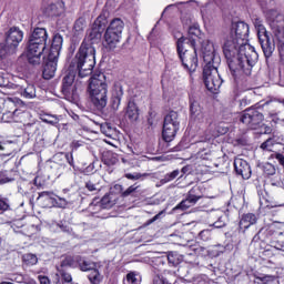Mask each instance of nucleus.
<instances>
[{
    "instance_id": "obj_1",
    "label": "nucleus",
    "mask_w": 284,
    "mask_h": 284,
    "mask_svg": "<svg viewBox=\"0 0 284 284\" xmlns=\"http://www.w3.org/2000/svg\"><path fill=\"white\" fill-rule=\"evenodd\" d=\"M247 37H250V26L244 21L233 22L229 33L223 37H217L211 43H216L219 49L222 44L224 57L227 61V65L235 81L250 77L252 69L258 61V53L250 43H247Z\"/></svg>"
},
{
    "instance_id": "obj_2",
    "label": "nucleus",
    "mask_w": 284,
    "mask_h": 284,
    "mask_svg": "<svg viewBox=\"0 0 284 284\" xmlns=\"http://www.w3.org/2000/svg\"><path fill=\"white\" fill-rule=\"evenodd\" d=\"M221 39L215 40V43H212V40L202 41V54L204 59V69H203V79L204 85L210 92L215 93L223 85V79L219 74V65H221V57L216 54L219 52V44Z\"/></svg>"
},
{
    "instance_id": "obj_3",
    "label": "nucleus",
    "mask_w": 284,
    "mask_h": 284,
    "mask_svg": "<svg viewBox=\"0 0 284 284\" xmlns=\"http://www.w3.org/2000/svg\"><path fill=\"white\" fill-rule=\"evenodd\" d=\"M72 68H77L81 79L90 77L97 65V50L90 42H82L74 59L71 62Z\"/></svg>"
},
{
    "instance_id": "obj_4",
    "label": "nucleus",
    "mask_w": 284,
    "mask_h": 284,
    "mask_svg": "<svg viewBox=\"0 0 284 284\" xmlns=\"http://www.w3.org/2000/svg\"><path fill=\"white\" fill-rule=\"evenodd\" d=\"M195 41L193 38L181 37L178 39L176 48L179 59L186 72L192 74L199 68V53L196 52Z\"/></svg>"
},
{
    "instance_id": "obj_5",
    "label": "nucleus",
    "mask_w": 284,
    "mask_h": 284,
    "mask_svg": "<svg viewBox=\"0 0 284 284\" xmlns=\"http://www.w3.org/2000/svg\"><path fill=\"white\" fill-rule=\"evenodd\" d=\"M48 43V31L43 28H36L29 36L27 43V59L31 65H39L41 63V57L45 51Z\"/></svg>"
},
{
    "instance_id": "obj_6",
    "label": "nucleus",
    "mask_w": 284,
    "mask_h": 284,
    "mask_svg": "<svg viewBox=\"0 0 284 284\" xmlns=\"http://www.w3.org/2000/svg\"><path fill=\"white\" fill-rule=\"evenodd\" d=\"M89 94L91 102L98 110H103V108L108 105V83L105 82V73L99 72L91 77Z\"/></svg>"
},
{
    "instance_id": "obj_7",
    "label": "nucleus",
    "mask_w": 284,
    "mask_h": 284,
    "mask_svg": "<svg viewBox=\"0 0 284 284\" xmlns=\"http://www.w3.org/2000/svg\"><path fill=\"white\" fill-rule=\"evenodd\" d=\"M125 22L121 18H114L108 26L103 36V45L106 50H114L123 39Z\"/></svg>"
},
{
    "instance_id": "obj_8",
    "label": "nucleus",
    "mask_w": 284,
    "mask_h": 284,
    "mask_svg": "<svg viewBox=\"0 0 284 284\" xmlns=\"http://www.w3.org/2000/svg\"><path fill=\"white\" fill-rule=\"evenodd\" d=\"M23 41V32L19 27H11L6 32V42L4 44L0 43V57H8V54H14L19 43Z\"/></svg>"
},
{
    "instance_id": "obj_9",
    "label": "nucleus",
    "mask_w": 284,
    "mask_h": 284,
    "mask_svg": "<svg viewBox=\"0 0 284 284\" xmlns=\"http://www.w3.org/2000/svg\"><path fill=\"white\" fill-rule=\"evenodd\" d=\"M253 23L255 26V30H257V39L264 52V57L270 59V57L274 54L275 44L270 39V33H267V29H265V26H263L262 19L256 18L253 20Z\"/></svg>"
},
{
    "instance_id": "obj_10",
    "label": "nucleus",
    "mask_w": 284,
    "mask_h": 284,
    "mask_svg": "<svg viewBox=\"0 0 284 284\" xmlns=\"http://www.w3.org/2000/svg\"><path fill=\"white\" fill-rule=\"evenodd\" d=\"M82 85L79 82H74V73L67 74L62 80L61 92L67 99L77 101L79 99V92L82 90Z\"/></svg>"
},
{
    "instance_id": "obj_11",
    "label": "nucleus",
    "mask_w": 284,
    "mask_h": 284,
    "mask_svg": "<svg viewBox=\"0 0 284 284\" xmlns=\"http://www.w3.org/2000/svg\"><path fill=\"white\" fill-rule=\"evenodd\" d=\"M264 115L256 109H246L240 121L248 128V130H256L263 123Z\"/></svg>"
},
{
    "instance_id": "obj_12",
    "label": "nucleus",
    "mask_w": 284,
    "mask_h": 284,
    "mask_svg": "<svg viewBox=\"0 0 284 284\" xmlns=\"http://www.w3.org/2000/svg\"><path fill=\"white\" fill-rule=\"evenodd\" d=\"M108 26V12L103 11L94 21L93 28L89 34L90 41H99L102 30Z\"/></svg>"
},
{
    "instance_id": "obj_13",
    "label": "nucleus",
    "mask_w": 284,
    "mask_h": 284,
    "mask_svg": "<svg viewBox=\"0 0 284 284\" xmlns=\"http://www.w3.org/2000/svg\"><path fill=\"white\" fill-rule=\"evenodd\" d=\"M234 169L236 174L239 176H242V179H244L245 181L252 178V168L250 166V163H247V161L241 158H236L234 160Z\"/></svg>"
},
{
    "instance_id": "obj_14",
    "label": "nucleus",
    "mask_w": 284,
    "mask_h": 284,
    "mask_svg": "<svg viewBox=\"0 0 284 284\" xmlns=\"http://www.w3.org/2000/svg\"><path fill=\"white\" fill-rule=\"evenodd\" d=\"M190 116L192 121H203V106L195 97H190L189 100Z\"/></svg>"
},
{
    "instance_id": "obj_15",
    "label": "nucleus",
    "mask_w": 284,
    "mask_h": 284,
    "mask_svg": "<svg viewBox=\"0 0 284 284\" xmlns=\"http://www.w3.org/2000/svg\"><path fill=\"white\" fill-rule=\"evenodd\" d=\"M59 61V58H51L50 55L47 57V60L44 62V68L42 71V77L47 81L52 79L54 74H57V63Z\"/></svg>"
},
{
    "instance_id": "obj_16",
    "label": "nucleus",
    "mask_w": 284,
    "mask_h": 284,
    "mask_svg": "<svg viewBox=\"0 0 284 284\" xmlns=\"http://www.w3.org/2000/svg\"><path fill=\"white\" fill-rule=\"evenodd\" d=\"M63 47V37L61 34H55L53 37L49 54L51 59H59L61 53V48Z\"/></svg>"
},
{
    "instance_id": "obj_17",
    "label": "nucleus",
    "mask_w": 284,
    "mask_h": 284,
    "mask_svg": "<svg viewBox=\"0 0 284 284\" xmlns=\"http://www.w3.org/2000/svg\"><path fill=\"white\" fill-rule=\"evenodd\" d=\"M178 132H179V126H174L172 124H165V123L163 124L162 136L166 143H171V141H174V138L176 136Z\"/></svg>"
},
{
    "instance_id": "obj_18",
    "label": "nucleus",
    "mask_w": 284,
    "mask_h": 284,
    "mask_svg": "<svg viewBox=\"0 0 284 284\" xmlns=\"http://www.w3.org/2000/svg\"><path fill=\"white\" fill-rule=\"evenodd\" d=\"M116 199H114V194L106 193L100 202H98V205L95 207L98 210H110L113 205H115Z\"/></svg>"
},
{
    "instance_id": "obj_19",
    "label": "nucleus",
    "mask_w": 284,
    "mask_h": 284,
    "mask_svg": "<svg viewBox=\"0 0 284 284\" xmlns=\"http://www.w3.org/2000/svg\"><path fill=\"white\" fill-rule=\"evenodd\" d=\"M256 215L253 213H246L242 215L240 220V230H248L252 225H256Z\"/></svg>"
},
{
    "instance_id": "obj_20",
    "label": "nucleus",
    "mask_w": 284,
    "mask_h": 284,
    "mask_svg": "<svg viewBox=\"0 0 284 284\" xmlns=\"http://www.w3.org/2000/svg\"><path fill=\"white\" fill-rule=\"evenodd\" d=\"M125 114L131 121L139 120V106H136V103H134V101H129Z\"/></svg>"
},
{
    "instance_id": "obj_21",
    "label": "nucleus",
    "mask_w": 284,
    "mask_h": 284,
    "mask_svg": "<svg viewBox=\"0 0 284 284\" xmlns=\"http://www.w3.org/2000/svg\"><path fill=\"white\" fill-rule=\"evenodd\" d=\"M88 28V20L85 17H80L79 19L75 20L74 26H73V31L77 37H80L85 29Z\"/></svg>"
},
{
    "instance_id": "obj_22",
    "label": "nucleus",
    "mask_w": 284,
    "mask_h": 284,
    "mask_svg": "<svg viewBox=\"0 0 284 284\" xmlns=\"http://www.w3.org/2000/svg\"><path fill=\"white\" fill-rule=\"evenodd\" d=\"M45 12L48 17H59L63 12V2H55L50 4Z\"/></svg>"
},
{
    "instance_id": "obj_23",
    "label": "nucleus",
    "mask_w": 284,
    "mask_h": 284,
    "mask_svg": "<svg viewBox=\"0 0 284 284\" xmlns=\"http://www.w3.org/2000/svg\"><path fill=\"white\" fill-rule=\"evenodd\" d=\"M164 124L180 128L181 121L179 120V113L176 111H171L169 114H166L164 118Z\"/></svg>"
},
{
    "instance_id": "obj_24",
    "label": "nucleus",
    "mask_w": 284,
    "mask_h": 284,
    "mask_svg": "<svg viewBox=\"0 0 284 284\" xmlns=\"http://www.w3.org/2000/svg\"><path fill=\"white\" fill-rule=\"evenodd\" d=\"M75 261L79 264L81 272H92L95 270L97 265L90 261L82 260L79 256H75Z\"/></svg>"
},
{
    "instance_id": "obj_25",
    "label": "nucleus",
    "mask_w": 284,
    "mask_h": 284,
    "mask_svg": "<svg viewBox=\"0 0 284 284\" xmlns=\"http://www.w3.org/2000/svg\"><path fill=\"white\" fill-rule=\"evenodd\" d=\"M201 199L203 195L199 194V187L191 189L186 195V201L191 202L192 205H196Z\"/></svg>"
},
{
    "instance_id": "obj_26",
    "label": "nucleus",
    "mask_w": 284,
    "mask_h": 284,
    "mask_svg": "<svg viewBox=\"0 0 284 284\" xmlns=\"http://www.w3.org/2000/svg\"><path fill=\"white\" fill-rule=\"evenodd\" d=\"M21 97L24 99H34L37 97V89L34 85L29 84L27 88L20 91Z\"/></svg>"
},
{
    "instance_id": "obj_27",
    "label": "nucleus",
    "mask_w": 284,
    "mask_h": 284,
    "mask_svg": "<svg viewBox=\"0 0 284 284\" xmlns=\"http://www.w3.org/2000/svg\"><path fill=\"white\" fill-rule=\"evenodd\" d=\"M88 278L91 284H101V281H103V275H101L99 270L93 268L88 275Z\"/></svg>"
},
{
    "instance_id": "obj_28",
    "label": "nucleus",
    "mask_w": 284,
    "mask_h": 284,
    "mask_svg": "<svg viewBox=\"0 0 284 284\" xmlns=\"http://www.w3.org/2000/svg\"><path fill=\"white\" fill-rule=\"evenodd\" d=\"M168 261L169 263H171V265H179V263L183 261V256H181V254H179L178 252H169Z\"/></svg>"
},
{
    "instance_id": "obj_29",
    "label": "nucleus",
    "mask_w": 284,
    "mask_h": 284,
    "mask_svg": "<svg viewBox=\"0 0 284 284\" xmlns=\"http://www.w3.org/2000/svg\"><path fill=\"white\" fill-rule=\"evenodd\" d=\"M22 261L26 265H37V263H39V257L32 253H27L22 256Z\"/></svg>"
},
{
    "instance_id": "obj_30",
    "label": "nucleus",
    "mask_w": 284,
    "mask_h": 284,
    "mask_svg": "<svg viewBox=\"0 0 284 284\" xmlns=\"http://www.w3.org/2000/svg\"><path fill=\"white\" fill-rule=\"evenodd\" d=\"M124 284H141V275L131 272L126 275Z\"/></svg>"
},
{
    "instance_id": "obj_31",
    "label": "nucleus",
    "mask_w": 284,
    "mask_h": 284,
    "mask_svg": "<svg viewBox=\"0 0 284 284\" xmlns=\"http://www.w3.org/2000/svg\"><path fill=\"white\" fill-rule=\"evenodd\" d=\"M179 174H181V171H179V170H174L171 173H166L164 175V178L160 181V183L162 185H165V183H170V182L174 181V179H176V176H179Z\"/></svg>"
},
{
    "instance_id": "obj_32",
    "label": "nucleus",
    "mask_w": 284,
    "mask_h": 284,
    "mask_svg": "<svg viewBox=\"0 0 284 284\" xmlns=\"http://www.w3.org/2000/svg\"><path fill=\"white\" fill-rule=\"evenodd\" d=\"M97 125H100V130L102 132V134H104V136H112V134H114V129H112V126H110V124L104 123V124H99L95 123Z\"/></svg>"
},
{
    "instance_id": "obj_33",
    "label": "nucleus",
    "mask_w": 284,
    "mask_h": 284,
    "mask_svg": "<svg viewBox=\"0 0 284 284\" xmlns=\"http://www.w3.org/2000/svg\"><path fill=\"white\" fill-rule=\"evenodd\" d=\"M113 99H123V87L119 83L114 84L112 91Z\"/></svg>"
},
{
    "instance_id": "obj_34",
    "label": "nucleus",
    "mask_w": 284,
    "mask_h": 284,
    "mask_svg": "<svg viewBox=\"0 0 284 284\" xmlns=\"http://www.w3.org/2000/svg\"><path fill=\"white\" fill-rule=\"evenodd\" d=\"M263 172L267 176H274V174H276V168L272 163H265L263 165Z\"/></svg>"
},
{
    "instance_id": "obj_35",
    "label": "nucleus",
    "mask_w": 284,
    "mask_h": 284,
    "mask_svg": "<svg viewBox=\"0 0 284 284\" xmlns=\"http://www.w3.org/2000/svg\"><path fill=\"white\" fill-rule=\"evenodd\" d=\"M125 179H129V181H139L140 179H143L144 176H148V173H126L124 174Z\"/></svg>"
},
{
    "instance_id": "obj_36",
    "label": "nucleus",
    "mask_w": 284,
    "mask_h": 284,
    "mask_svg": "<svg viewBox=\"0 0 284 284\" xmlns=\"http://www.w3.org/2000/svg\"><path fill=\"white\" fill-rule=\"evenodd\" d=\"M53 202L55 203L57 207H62L63 210H65L68 205H72V202H69L68 200L60 196L53 199Z\"/></svg>"
},
{
    "instance_id": "obj_37",
    "label": "nucleus",
    "mask_w": 284,
    "mask_h": 284,
    "mask_svg": "<svg viewBox=\"0 0 284 284\" xmlns=\"http://www.w3.org/2000/svg\"><path fill=\"white\" fill-rule=\"evenodd\" d=\"M10 210V200L7 197H0V214L8 212Z\"/></svg>"
},
{
    "instance_id": "obj_38",
    "label": "nucleus",
    "mask_w": 284,
    "mask_h": 284,
    "mask_svg": "<svg viewBox=\"0 0 284 284\" xmlns=\"http://www.w3.org/2000/svg\"><path fill=\"white\" fill-rule=\"evenodd\" d=\"M44 123H49L50 125H57L59 123V118L54 115H47L42 118Z\"/></svg>"
},
{
    "instance_id": "obj_39",
    "label": "nucleus",
    "mask_w": 284,
    "mask_h": 284,
    "mask_svg": "<svg viewBox=\"0 0 284 284\" xmlns=\"http://www.w3.org/2000/svg\"><path fill=\"white\" fill-rule=\"evenodd\" d=\"M272 148H274L273 139H267L265 142L261 144V149L266 150L267 152H272Z\"/></svg>"
},
{
    "instance_id": "obj_40",
    "label": "nucleus",
    "mask_w": 284,
    "mask_h": 284,
    "mask_svg": "<svg viewBox=\"0 0 284 284\" xmlns=\"http://www.w3.org/2000/svg\"><path fill=\"white\" fill-rule=\"evenodd\" d=\"M74 261H77V257H67L65 260L62 261L61 267H74Z\"/></svg>"
},
{
    "instance_id": "obj_41",
    "label": "nucleus",
    "mask_w": 284,
    "mask_h": 284,
    "mask_svg": "<svg viewBox=\"0 0 284 284\" xmlns=\"http://www.w3.org/2000/svg\"><path fill=\"white\" fill-rule=\"evenodd\" d=\"M139 185L138 184H133L131 186H129L124 192H122V196H130L131 194H134V192H136L139 190Z\"/></svg>"
},
{
    "instance_id": "obj_42",
    "label": "nucleus",
    "mask_w": 284,
    "mask_h": 284,
    "mask_svg": "<svg viewBox=\"0 0 284 284\" xmlns=\"http://www.w3.org/2000/svg\"><path fill=\"white\" fill-rule=\"evenodd\" d=\"M190 37H199L201 34V30L199 29V24H193L189 27Z\"/></svg>"
},
{
    "instance_id": "obj_43",
    "label": "nucleus",
    "mask_w": 284,
    "mask_h": 284,
    "mask_svg": "<svg viewBox=\"0 0 284 284\" xmlns=\"http://www.w3.org/2000/svg\"><path fill=\"white\" fill-rule=\"evenodd\" d=\"M193 205L191 204L190 201H187V197L183 200L179 205L175 206V210H189V207H192Z\"/></svg>"
},
{
    "instance_id": "obj_44",
    "label": "nucleus",
    "mask_w": 284,
    "mask_h": 284,
    "mask_svg": "<svg viewBox=\"0 0 284 284\" xmlns=\"http://www.w3.org/2000/svg\"><path fill=\"white\" fill-rule=\"evenodd\" d=\"M257 2L262 8H264V10L274 7L275 3L274 0H257Z\"/></svg>"
},
{
    "instance_id": "obj_45",
    "label": "nucleus",
    "mask_w": 284,
    "mask_h": 284,
    "mask_svg": "<svg viewBox=\"0 0 284 284\" xmlns=\"http://www.w3.org/2000/svg\"><path fill=\"white\" fill-rule=\"evenodd\" d=\"M211 236H212V232H210V230H203L199 234V237L202 241H210Z\"/></svg>"
},
{
    "instance_id": "obj_46",
    "label": "nucleus",
    "mask_w": 284,
    "mask_h": 284,
    "mask_svg": "<svg viewBox=\"0 0 284 284\" xmlns=\"http://www.w3.org/2000/svg\"><path fill=\"white\" fill-rule=\"evenodd\" d=\"M54 193L50 192V191H43L41 193H39V199H51L52 201H54Z\"/></svg>"
},
{
    "instance_id": "obj_47",
    "label": "nucleus",
    "mask_w": 284,
    "mask_h": 284,
    "mask_svg": "<svg viewBox=\"0 0 284 284\" xmlns=\"http://www.w3.org/2000/svg\"><path fill=\"white\" fill-rule=\"evenodd\" d=\"M61 277L64 281V283H72V275L65 271H61Z\"/></svg>"
},
{
    "instance_id": "obj_48",
    "label": "nucleus",
    "mask_w": 284,
    "mask_h": 284,
    "mask_svg": "<svg viewBox=\"0 0 284 284\" xmlns=\"http://www.w3.org/2000/svg\"><path fill=\"white\" fill-rule=\"evenodd\" d=\"M97 205H99V203H94V202H92V203L89 205V212H91V214H99V212L101 211V210H99V209L97 207Z\"/></svg>"
},
{
    "instance_id": "obj_49",
    "label": "nucleus",
    "mask_w": 284,
    "mask_h": 284,
    "mask_svg": "<svg viewBox=\"0 0 284 284\" xmlns=\"http://www.w3.org/2000/svg\"><path fill=\"white\" fill-rule=\"evenodd\" d=\"M112 101V108L114 110H119V106L121 105V98H111Z\"/></svg>"
},
{
    "instance_id": "obj_50",
    "label": "nucleus",
    "mask_w": 284,
    "mask_h": 284,
    "mask_svg": "<svg viewBox=\"0 0 284 284\" xmlns=\"http://www.w3.org/2000/svg\"><path fill=\"white\" fill-rule=\"evenodd\" d=\"M85 187L87 190H89V192H97V184H94L92 181H88L85 183Z\"/></svg>"
},
{
    "instance_id": "obj_51",
    "label": "nucleus",
    "mask_w": 284,
    "mask_h": 284,
    "mask_svg": "<svg viewBox=\"0 0 284 284\" xmlns=\"http://www.w3.org/2000/svg\"><path fill=\"white\" fill-rule=\"evenodd\" d=\"M258 278L264 284L272 283V281H274V276H272V275H264V276L258 277Z\"/></svg>"
},
{
    "instance_id": "obj_52",
    "label": "nucleus",
    "mask_w": 284,
    "mask_h": 284,
    "mask_svg": "<svg viewBox=\"0 0 284 284\" xmlns=\"http://www.w3.org/2000/svg\"><path fill=\"white\" fill-rule=\"evenodd\" d=\"M213 226L217 229L225 227V221H223V217H220L219 221L213 223Z\"/></svg>"
},
{
    "instance_id": "obj_53",
    "label": "nucleus",
    "mask_w": 284,
    "mask_h": 284,
    "mask_svg": "<svg viewBox=\"0 0 284 284\" xmlns=\"http://www.w3.org/2000/svg\"><path fill=\"white\" fill-rule=\"evenodd\" d=\"M38 280H39L40 284H50V278L45 275H39Z\"/></svg>"
},
{
    "instance_id": "obj_54",
    "label": "nucleus",
    "mask_w": 284,
    "mask_h": 284,
    "mask_svg": "<svg viewBox=\"0 0 284 284\" xmlns=\"http://www.w3.org/2000/svg\"><path fill=\"white\" fill-rule=\"evenodd\" d=\"M65 160L69 165H74V158L72 156V153H65Z\"/></svg>"
},
{
    "instance_id": "obj_55",
    "label": "nucleus",
    "mask_w": 284,
    "mask_h": 284,
    "mask_svg": "<svg viewBox=\"0 0 284 284\" xmlns=\"http://www.w3.org/2000/svg\"><path fill=\"white\" fill-rule=\"evenodd\" d=\"M163 214V211H161L159 214H156L154 217L148 221V225H152L155 221H159L161 219V215Z\"/></svg>"
},
{
    "instance_id": "obj_56",
    "label": "nucleus",
    "mask_w": 284,
    "mask_h": 284,
    "mask_svg": "<svg viewBox=\"0 0 284 284\" xmlns=\"http://www.w3.org/2000/svg\"><path fill=\"white\" fill-rule=\"evenodd\" d=\"M275 159L278 161L280 165L284 166V155L282 153H276Z\"/></svg>"
},
{
    "instance_id": "obj_57",
    "label": "nucleus",
    "mask_w": 284,
    "mask_h": 284,
    "mask_svg": "<svg viewBox=\"0 0 284 284\" xmlns=\"http://www.w3.org/2000/svg\"><path fill=\"white\" fill-rule=\"evenodd\" d=\"M153 284H169L168 281L161 278V277H155L153 280Z\"/></svg>"
},
{
    "instance_id": "obj_58",
    "label": "nucleus",
    "mask_w": 284,
    "mask_h": 284,
    "mask_svg": "<svg viewBox=\"0 0 284 284\" xmlns=\"http://www.w3.org/2000/svg\"><path fill=\"white\" fill-rule=\"evenodd\" d=\"M58 227L61 232H70V227L63 224H58Z\"/></svg>"
},
{
    "instance_id": "obj_59",
    "label": "nucleus",
    "mask_w": 284,
    "mask_h": 284,
    "mask_svg": "<svg viewBox=\"0 0 284 284\" xmlns=\"http://www.w3.org/2000/svg\"><path fill=\"white\" fill-rule=\"evenodd\" d=\"M181 172H182V174H181L180 179L183 176V174L187 173V166L182 168Z\"/></svg>"
},
{
    "instance_id": "obj_60",
    "label": "nucleus",
    "mask_w": 284,
    "mask_h": 284,
    "mask_svg": "<svg viewBox=\"0 0 284 284\" xmlns=\"http://www.w3.org/2000/svg\"><path fill=\"white\" fill-rule=\"evenodd\" d=\"M212 136H214V135L207 134V135L205 136L204 141H210V139H212Z\"/></svg>"
},
{
    "instance_id": "obj_61",
    "label": "nucleus",
    "mask_w": 284,
    "mask_h": 284,
    "mask_svg": "<svg viewBox=\"0 0 284 284\" xmlns=\"http://www.w3.org/2000/svg\"><path fill=\"white\" fill-rule=\"evenodd\" d=\"M173 6H176V4H169V6L164 9V12H165L166 10H170V8H173Z\"/></svg>"
},
{
    "instance_id": "obj_62",
    "label": "nucleus",
    "mask_w": 284,
    "mask_h": 284,
    "mask_svg": "<svg viewBox=\"0 0 284 284\" xmlns=\"http://www.w3.org/2000/svg\"><path fill=\"white\" fill-rule=\"evenodd\" d=\"M187 3H194V0H189V2Z\"/></svg>"
},
{
    "instance_id": "obj_63",
    "label": "nucleus",
    "mask_w": 284,
    "mask_h": 284,
    "mask_svg": "<svg viewBox=\"0 0 284 284\" xmlns=\"http://www.w3.org/2000/svg\"><path fill=\"white\" fill-rule=\"evenodd\" d=\"M149 123L152 125V122H151V120H149Z\"/></svg>"
}]
</instances>
